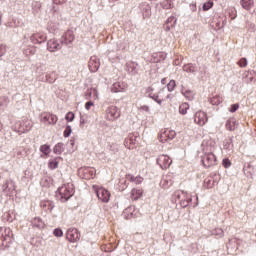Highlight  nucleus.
Returning <instances> with one entry per match:
<instances>
[{"instance_id": "obj_1", "label": "nucleus", "mask_w": 256, "mask_h": 256, "mask_svg": "<svg viewBox=\"0 0 256 256\" xmlns=\"http://www.w3.org/2000/svg\"><path fill=\"white\" fill-rule=\"evenodd\" d=\"M204 155L202 156V164L206 169L209 167H215L217 165V156L213 153L215 147L210 146L203 149Z\"/></svg>"}, {"instance_id": "obj_2", "label": "nucleus", "mask_w": 256, "mask_h": 256, "mask_svg": "<svg viewBox=\"0 0 256 256\" xmlns=\"http://www.w3.org/2000/svg\"><path fill=\"white\" fill-rule=\"evenodd\" d=\"M92 190L96 193L97 198L101 203H109V201H111V192L106 188L99 185H93Z\"/></svg>"}, {"instance_id": "obj_3", "label": "nucleus", "mask_w": 256, "mask_h": 256, "mask_svg": "<svg viewBox=\"0 0 256 256\" xmlns=\"http://www.w3.org/2000/svg\"><path fill=\"white\" fill-rule=\"evenodd\" d=\"M58 193L61 199L67 201L73 197V193H75V188L73 187V183H67L58 188Z\"/></svg>"}, {"instance_id": "obj_4", "label": "nucleus", "mask_w": 256, "mask_h": 256, "mask_svg": "<svg viewBox=\"0 0 256 256\" xmlns=\"http://www.w3.org/2000/svg\"><path fill=\"white\" fill-rule=\"evenodd\" d=\"M177 133L175 130H171L169 128L162 129L158 134V139L160 143H169V141H173Z\"/></svg>"}, {"instance_id": "obj_5", "label": "nucleus", "mask_w": 256, "mask_h": 256, "mask_svg": "<svg viewBox=\"0 0 256 256\" xmlns=\"http://www.w3.org/2000/svg\"><path fill=\"white\" fill-rule=\"evenodd\" d=\"M121 117V110L117 106H109L105 111L106 121H117Z\"/></svg>"}, {"instance_id": "obj_6", "label": "nucleus", "mask_w": 256, "mask_h": 256, "mask_svg": "<svg viewBox=\"0 0 256 256\" xmlns=\"http://www.w3.org/2000/svg\"><path fill=\"white\" fill-rule=\"evenodd\" d=\"M40 121L44 123V125H56L59 118L53 113L42 112L40 114Z\"/></svg>"}, {"instance_id": "obj_7", "label": "nucleus", "mask_w": 256, "mask_h": 256, "mask_svg": "<svg viewBox=\"0 0 256 256\" xmlns=\"http://www.w3.org/2000/svg\"><path fill=\"white\" fill-rule=\"evenodd\" d=\"M174 197H177L178 201H180V205L182 207H187L189 205V202L191 201V196L183 191V190H178L174 193Z\"/></svg>"}, {"instance_id": "obj_8", "label": "nucleus", "mask_w": 256, "mask_h": 256, "mask_svg": "<svg viewBox=\"0 0 256 256\" xmlns=\"http://www.w3.org/2000/svg\"><path fill=\"white\" fill-rule=\"evenodd\" d=\"M207 121H209V118L207 117V113L201 110L195 113L194 123H196V125H199V127H203L207 124Z\"/></svg>"}, {"instance_id": "obj_9", "label": "nucleus", "mask_w": 256, "mask_h": 256, "mask_svg": "<svg viewBox=\"0 0 256 256\" xmlns=\"http://www.w3.org/2000/svg\"><path fill=\"white\" fill-rule=\"evenodd\" d=\"M66 238L70 243H77L81 239V233L77 228H70L66 233Z\"/></svg>"}, {"instance_id": "obj_10", "label": "nucleus", "mask_w": 256, "mask_h": 256, "mask_svg": "<svg viewBox=\"0 0 256 256\" xmlns=\"http://www.w3.org/2000/svg\"><path fill=\"white\" fill-rule=\"evenodd\" d=\"M30 41L34 45H41V43H45V41H47V35L43 32L34 33L31 35Z\"/></svg>"}, {"instance_id": "obj_11", "label": "nucleus", "mask_w": 256, "mask_h": 256, "mask_svg": "<svg viewBox=\"0 0 256 256\" xmlns=\"http://www.w3.org/2000/svg\"><path fill=\"white\" fill-rule=\"evenodd\" d=\"M157 163L161 167V169H169L171 167V163H173V160L168 155H160L157 158Z\"/></svg>"}, {"instance_id": "obj_12", "label": "nucleus", "mask_w": 256, "mask_h": 256, "mask_svg": "<svg viewBox=\"0 0 256 256\" xmlns=\"http://www.w3.org/2000/svg\"><path fill=\"white\" fill-rule=\"evenodd\" d=\"M79 175L80 177H82V179H93V177H95V168H91V167H84L79 169Z\"/></svg>"}, {"instance_id": "obj_13", "label": "nucleus", "mask_w": 256, "mask_h": 256, "mask_svg": "<svg viewBox=\"0 0 256 256\" xmlns=\"http://www.w3.org/2000/svg\"><path fill=\"white\" fill-rule=\"evenodd\" d=\"M124 147H126V149H135L137 147V137L133 134H129L124 141Z\"/></svg>"}, {"instance_id": "obj_14", "label": "nucleus", "mask_w": 256, "mask_h": 256, "mask_svg": "<svg viewBox=\"0 0 256 256\" xmlns=\"http://www.w3.org/2000/svg\"><path fill=\"white\" fill-rule=\"evenodd\" d=\"M88 67L91 73H97L99 71V67H101V62L96 57H92L89 61Z\"/></svg>"}, {"instance_id": "obj_15", "label": "nucleus", "mask_w": 256, "mask_h": 256, "mask_svg": "<svg viewBox=\"0 0 256 256\" xmlns=\"http://www.w3.org/2000/svg\"><path fill=\"white\" fill-rule=\"evenodd\" d=\"M47 49L51 53H55V51H59V49H61V44H59V42L56 39H50L47 42Z\"/></svg>"}, {"instance_id": "obj_16", "label": "nucleus", "mask_w": 256, "mask_h": 256, "mask_svg": "<svg viewBox=\"0 0 256 256\" xmlns=\"http://www.w3.org/2000/svg\"><path fill=\"white\" fill-rule=\"evenodd\" d=\"M85 97L87 101H97L99 99V92L97 91V88H90L87 90Z\"/></svg>"}, {"instance_id": "obj_17", "label": "nucleus", "mask_w": 256, "mask_h": 256, "mask_svg": "<svg viewBox=\"0 0 256 256\" xmlns=\"http://www.w3.org/2000/svg\"><path fill=\"white\" fill-rule=\"evenodd\" d=\"M130 197L132 201H138V199H141L143 197V189L141 188H134L130 192Z\"/></svg>"}, {"instance_id": "obj_18", "label": "nucleus", "mask_w": 256, "mask_h": 256, "mask_svg": "<svg viewBox=\"0 0 256 256\" xmlns=\"http://www.w3.org/2000/svg\"><path fill=\"white\" fill-rule=\"evenodd\" d=\"M237 120L235 118H230L226 121V129L227 131H235L238 127Z\"/></svg>"}, {"instance_id": "obj_19", "label": "nucleus", "mask_w": 256, "mask_h": 256, "mask_svg": "<svg viewBox=\"0 0 256 256\" xmlns=\"http://www.w3.org/2000/svg\"><path fill=\"white\" fill-rule=\"evenodd\" d=\"M240 5L246 11H251V9H253V7L255 6V1H253V0H240Z\"/></svg>"}, {"instance_id": "obj_20", "label": "nucleus", "mask_w": 256, "mask_h": 256, "mask_svg": "<svg viewBox=\"0 0 256 256\" xmlns=\"http://www.w3.org/2000/svg\"><path fill=\"white\" fill-rule=\"evenodd\" d=\"M126 179L130 181L131 183H135V185H141L144 181L143 177L141 176H133L131 174L126 175Z\"/></svg>"}, {"instance_id": "obj_21", "label": "nucleus", "mask_w": 256, "mask_h": 256, "mask_svg": "<svg viewBox=\"0 0 256 256\" xmlns=\"http://www.w3.org/2000/svg\"><path fill=\"white\" fill-rule=\"evenodd\" d=\"M176 23H177V19H175V17L173 16L169 17L165 24L166 31H171V29L175 27Z\"/></svg>"}, {"instance_id": "obj_22", "label": "nucleus", "mask_w": 256, "mask_h": 256, "mask_svg": "<svg viewBox=\"0 0 256 256\" xmlns=\"http://www.w3.org/2000/svg\"><path fill=\"white\" fill-rule=\"evenodd\" d=\"M142 13L144 19H149L151 17V6L149 4H143Z\"/></svg>"}, {"instance_id": "obj_23", "label": "nucleus", "mask_w": 256, "mask_h": 256, "mask_svg": "<svg viewBox=\"0 0 256 256\" xmlns=\"http://www.w3.org/2000/svg\"><path fill=\"white\" fill-rule=\"evenodd\" d=\"M40 206L42 207L43 210L46 212L49 211L50 213L53 211V203L49 200H44L40 203Z\"/></svg>"}, {"instance_id": "obj_24", "label": "nucleus", "mask_w": 256, "mask_h": 256, "mask_svg": "<svg viewBox=\"0 0 256 256\" xmlns=\"http://www.w3.org/2000/svg\"><path fill=\"white\" fill-rule=\"evenodd\" d=\"M60 157H56L54 159H50L48 162V168L51 169L52 171L54 169H57L59 167V161H60Z\"/></svg>"}, {"instance_id": "obj_25", "label": "nucleus", "mask_w": 256, "mask_h": 256, "mask_svg": "<svg viewBox=\"0 0 256 256\" xmlns=\"http://www.w3.org/2000/svg\"><path fill=\"white\" fill-rule=\"evenodd\" d=\"M163 93H165L164 90H161L157 96H153L154 101H157L159 105L165 101L169 96H163Z\"/></svg>"}, {"instance_id": "obj_26", "label": "nucleus", "mask_w": 256, "mask_h": 256, "mask_svg": "<svg viewBox=\"0 0 256 256\" xmlns=\"http://www.w3.org/2000/svg\"><path fill=\"white\" fill-rule=\"evenodd\" d=\"M58 74L56 71H52L46 75V81L48 83H53L54 81H57Z\"/></svg>"}, {"instance_id": "obj_27", "label": "nucleus", "mask_w": 256, "mask_h": 256, "mask_svg": "<svg viewBox=\"0 0 256 256\" xmlns=\"http://www.w3.org/2000/svg\"><path fill=\"white\" fill-rule=\"evenodd\" d=\"M33 227H37V229H43L45 227V223L41 218H34L32 221Z\"/></svg>"}, {"instance_id": "obj_28", "label": "nucleus", "mask_w": 256, "mask_h": 256, "mask_svg": "<svg viewBox=\"0 0 256 256\" xmlns=\"http://www.w3.org/2000/svg\"><path fill=\"white\" fill-rule=\"evenodd\" d=\"M40 151L45 155V157H49V154L51 153V146L47 144L41 145Z\"/></svg>"}, {"instance_id": "obj_29", "label": "nucleus", "mask_w": 256, "mask_h": 256, "mask_svg": "<svg viewBox=\"0 0 256 256\" xmlns=\"http://www.w3.org/2000/svg\"><path fill=\"white\" fill-rule=\"evenodd\" d=\"M37 53V48L35 46H29L27 49L24 50V55L26 57H30V55H35Z\"/></svg>"}, {"instance_id": "obj_30", "label": "nucleus", "mask_w": 256, "mask_h": 256, "mask_svg": "<svg viewBox=\"0 0 256 256\" xmlns=\"http://www.w3.org/2000/svg\"><path fill=\"white\" fill-rule=\"evenodd\" d=\"M187 111H189V104L188 103L180 104L179 106L180 115H187Z\"/></svg>"}, {"instance_id": "obj_31", "label": "nucleus", "mask_w": 256, "mask_h": 256, "mask_svg": "<svg viewBox=\"0 0 256 256\" xmlns=\"http://www.w3.org/2000/svg\"><path fill=\"white\" fill-rule=\"evenodd\" d=\"M222 102H223V98H221V96H219V95L213 96L210 99L211 105H219Z\"/></svg>"}, {"instance_id": "obj_32", "label": "nucleus", "mask_w": 256, "mask_h": 256, "mask_svg": "<svg viewBox=\"0 0 256 256\" xmlns=\"http://www.w3.org/2000/svg\"><path fill=\"white\" fill-rule=\"evenodd\" d=\"M183 71L186 73H195V66L193 64H186L183 66Z\"/></svg>"}, {"instance_id": "obj_33", "label": "nucleus", "mask_w": 256, "mask_h": 256, "mask_svg": "<svg viewBox=\"0 0 256 256\" xmlns=\"http://www.w3.org/2000/svg\"><path fill=\"white\" fill-rule=\"evenodd\" d=\"M53 151L56 155H61V153H63V144L62 143H58L54 146Z\"/></svg>"}, {"instance_id": "obj_34", "label": "nucleus", "mask_w": 256, "mask_h": 256, "mask_svg": "<svg viewBox=\"0 0 256 256\" xmlns=\"http://www.w3.org/2000/svg\"><path fill=\"white\" fill-rule=\"evenodd\" d=\"M75 39V36L73 35V32L69 31V32H66L65 34V40L68 42V43H72V41H74Z\"/></svg>"}, {"instance_id": "obj_35", "label": "nucleus", "mask_w": 256, "mask_h": 256, "mask_svg": "<svg viewBox=\"0 0 256 256\" xmlns=\"http://www.w3.org/2000/svg\"><path fill=\"white\" fill-rule=\"evenodd\" d=\"M175 87H177L175 80H170L169 83L167 84L168 91H175Z\"/></svg>"}, {"instance_id": "obj_36", "label": "nucleus", "mask_w": 256, "mask_h": 256, "mask_svg": "<svg viewBox=\"0 0 256 256\" xmlns=\"http://www.w3.org/2000/svg\"><path fill=\"white\" fill-rule=\"evenodd\" d=\"M1 241L3 243V245H7V243H11V236L5 234L1 236Z\"/></svg>"}, {"instance_id": "obj_37", "label": "nucleus", "mask_w": 256, "mask_h": 256, "mask_svg": "<svg viewBox=\"0 0 256 256\" xmlns=\"http://www.w3.org/2000/svg\"><path fill=\"white\" fill-rule=\"evenodd\" d=\"M65 119H66V121H68V122H73L74 119H75V113H73V112H68V113L66 114V116H65Z\"/></svg>"}, {"instance_id": "obj_38", "label": "nucleus", "mask_w": 256, "mask_h": 256, "mask_svg": "<svg viewBox=\"0 0 256 256\" xmlns=\"http://www.w3.org/2000/svg\"><path fill=\"white\" fill-rule=\"evenodd\" d=\"M162 7L163 9H171V0H163Z\"/></svg>"}, {"instance_id": "obj_39", "label": "nucleus", "mask_w": 256, "mask_h": 256, "mask_svg": "<svg viewBox=\"0 0 256 256\" xmlns=\"http://www.w3.org/2000/svg\"><path fill=\"white\" fill-rule=\"evenodd\" d=\"M211 7H213V2L212 1H208V2L204 3L203 11H209V9H211Z\"/></svg>"}, {"instance_id": "obj_40", "label": "nucleus", "mask_w": 256, "mask_h": 256, "mask_svg": "<svg viewBox=\"0 0 256 256\" xmlns=\"http://www.w3.org/2000/svg\"><path fill=\"white\" fill-rule=\"evenodd\" d=\"M53 235L55 237H63V230L59 229V228H56L54 231H53Z\"/></svg>"}, {"instance_id": "obj_41", "label": "nucleus", "mask_w": 256, "mask_h": 256, "mask_svg": "<svg viewBox=\"0 0 256 256\" xmlns=\"http://www.w3.org/2000/svg\"><path fill=\"white\" fill-rule=\"evenodd\" d=\"M240 67H247V58H241L238 63Z\"/></svg>"}, {"instance_id": "obj_42", "label": "nucleus", "mask_w": 256, "mask_h": 256, "mask_svg": "<svg viewBox=\"0 0 256 256\" xmlns=\"http://www.w3.org/2000/svg\"><path fill=\"white\" fill-rule=\"evenodd\" d=\"M171 185H173V182H169V181H167V180H163L162 181V187H163V189H167L168 187H171Z\"/></svg>"}, {"instance_id": "obj_43", "label": "nucleus", "mask_w": 256, "mask_h": 256, "mask_svg": "<svg viewBox=\"0 0 256 256\" xmlns=\"http://www.w3.org/2000/svg\"><path fill=\"white\" fill-rule=\"evenodd\" d=\"M71 126H67L66 129L64 130V137H69L72 133Z\"/></svg>"}, {"instance_id": "obj_44", "label": "nucleus", "mask_w": 256, "mask_h": 256, "mask_svg": "<svg viewBox=\"0 0 256 256\" xmlns=\"http://www.w3.org/2000/svg\"><path fill=\"white\" fill-rule=\"evenodd\" d=\"M7 53V46L5 45H0V57H3Z\"/></svg>"}, {"instance_id": "obj_45", "label": "nucleus", "mask_w": 256, "mask_h": 256, "mask_svg": "<svg viewBox=\"0 0 256 256\" xmlns=\"http://www.w3.org/2000/svg\"><path fill=\"white\" fill-rule=\"evenodd\" d=\"M222 165H223V167H225L227 169V168L231 167V161L229 159H224L222 161Z\"/></svg>"}, {"instance_id": "obj_46", "label": "nucleus", "mask_w": 256, "mask_h": 256, "mask_svg": "<svg viewBox=\"0 0 256 256\" xmlns=\"http://www.w3.org/2000/svg\"><path fill=\"white\" fill-rule=\"evenodd\" d=\"M239 109V104H232L231 107L229 108L230 113H235Z\"/></svg>"}, {"instance_id": "obj_47", "label": "nucleus", "mask_w": 256, "mask_h": 256, "mask_svg": "<svg viewBox=\"0 0 256 256\" xmlns=\"http://www.w3.org/2000/svg\"><path fill=\"white\" fill-rule=\"evenodd\" d=\"M95 105V103L91 102V101H88L86 104H85V109L87 111H89V109H91V107H93Z\"/></svg>"}, {"instance_id": "obj_48", "label": "nucleus", "mask_w": 256, "mask_h": 256, "mask_svg": "<svg viewBox=\"0 0 256 256\" xmlns=\"http://www.w3.org/2000/svg\"><path fill=\"white\" fill-rule=\"evenodd\" d=\"M205 183H208L207 184V187H208V189H211V187H213V185H214V183H215V181H211V180H205Z\"/></svg>"}, {"instance_id": "obj_49", "label": "nucleus", "mask_w": 256, "mask_h": 256, "mask_svg": "<svg viewBox=\"0 0 256 256\" xmlns=\"http://www.w3.org/2000/svg\"><path fill=\"white\" fill-rule=\"evenodd\" d=\"M161 83H162V85H165V83H167V78H163V79L161 80Z\"/></svg>"}, {"instance_id": "obj_50", "label": "nucleus", "mask_w": 256, "mask_h": 256, "mask_svg": "<svg viewBox=\"0 0 256 256\" xmlns=\"http://www.w3.org/2000/svg\"><path fill=\"white\" fill-rule=\"evenodd\" d=\"M31 127H33V125L31 124V122H28V128H27V131H29V129H31Z\"/></svg>"}, {"instance_id": "obj_51", "label": "nucleus", "mask_w": 256, "mask_h": 256, "mask_svg": "<svg viewBox=\"0 0 256 256\" xmlns=\"http://www.w3.org/2000/svg\"><path fill=\"white\" fill-rule=\"evenodd\" d=\"M9 187V183H5V188H4V191L7 192V188Z\"/></svg>"}]
</instances>
